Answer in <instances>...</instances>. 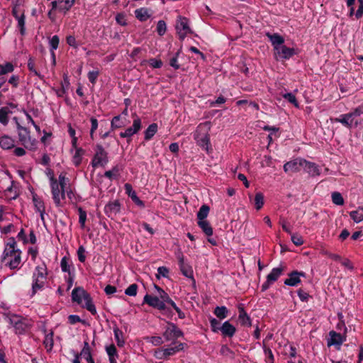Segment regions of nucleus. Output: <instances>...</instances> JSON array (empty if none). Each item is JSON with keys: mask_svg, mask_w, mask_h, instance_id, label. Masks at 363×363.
<instances>
[{"mask_svg": "<svg viewBox=\"0 0 363 363\" xmlns=\"http://www.w3.org/2000/svg\"><path fill=\"white\" fill-rule=\"evenodd\" d=\"M114 337L118 347H123L125 344L123 332L118 328H113Z\"/></svg>", "mask_w": 363, "mask_h": 363, "instance_id": "f704fd0d", "label": "nucleus"}, {"mask_svg": "<svg viewBox=\"0 0 363 363\" xmlns=\"http://www.w3.org/2000/svg\"><path fill=\"white\" fill-rule=\"evenodd\" d=\"M294 55V49L287 48L284 44L277 48V50H274V55L276 56V57H279L281 59L288 60Z\"/></svg>", "mask_w": 363, "mask_h": 363, "instance_id": "f8f14e48", "label": "nucleus"}, {"mask_svg": "<svg viewBox=\"0 0 363 363\" xmlns=\"http://www.w3.org/2000/svg\"><path fill=\"white\" fill-rule=\"evenodd\" d=\"M18 138L22 145L26 147L28 143L30 141L29 131L28 129L22 128V130L18 132Z\"/></svg>", "mask_w": 363, "mask_h": 363, "instance_id": "c9c22d12", "label": "nucleus"}, {"mask_svg": "<svg viewBox=\"0 0 363 363\" xmlns=\"http://www.w3.org/2000/svg\"><path fill=\"white\" fill-rule=\"evenodd\" d=\"M57 184L61 190H62L69 186V179L61 174L59 176V182H57Z\"/></svg>", "mask_w": 363, "mask_h": 363, "instance_id": "3c124183", "label": "nucleus"}, {"mask_svg": "<svg viewBox=\"0 0 363 363\" xmlns=\"http://www.w3.org/2000/svg\"><path fill=\"white\" fill-rule=\"evenodd\" d=\"M149 65L153 68H160L162 66V62L156 58H151L148 61Z\"/></svg>", "mask_w": 363, "mask_h": 363, "instance_id": "774afa93", "label": "nucleus"}, {"mask_svg": "<svg viewBox=\"0 0 363 363\" xmlns=\"http://www.w3.org/2000/svg\"><path fill=\"white\" fill-rule=\"evenodd\" d=\"M330 337L328 339L327 345L328 347L335 345L337 347V350L340 349V334L337 333L335 331H330L329 333Z\"/></svg>", "mask_w": 363, "mask_h": 363, "instance_id": "b1692460", "label": "nucleus"}, {"mask_svg": "<svg viewBox=\"0 0 363 363\" xmlns=\"http://www.w3.org/2000/svg\"><path fill=\"white\" fill-rule=\"evenodd\" d=\"M238 320L240 323V324L243 326L250 327L252 325L251 319L244 310L242 304H240L238 306Z\"/></svg>", "mask_w": 363, "mask_h": 363, "instance_id": "a211bd4d", "label": "nucleus"}, {"mask_svg": "<svg viewBox=\"0 0 363 363\" xmlns=\"http://www.w3.org/2000/svg\"><path fill=\"white\" fill-rule=\"evenodd\" d=\"M291 235V239L293 243L296 246H300L303 245V240L301 236H300L298 234H290Z\"/></svg>", "mask_w": 363, "mask_h": 363, "instance_id": "bf43d9fd", "label": "nucleus"}, {"mask_svg": "<svg viewBox=\"0 0 363 363\" xmlns=\"http://www.w3.org/2000/svg\"><path fill=\"white\" fill-rule=\"evenodd\" d=\"M79 223H80L81 228H84L85 226V222L86 220V213L82 208H79Z\"/></svg>", "mask_w": 363, "mask_h": 363, "instance_id": "864d4df0", "label": "nucleus"}, {"mask_svg": "<svg viewBox=\"0 0 363 363\" xmlns=\"http://www.w3.org/2000/svg\"><path fill=\"white\" fill-rule=\"evenodd\" d=\"M9 322L13 326L17 334H23L30 327L27 320L19 315H12L9 317Z\"/></svg>", "mask_w": 363, "mask_h": 363, "instance_id": "7ed1b4c3", "label": "nucleus"}, {"mask_svg": "<svg viewBox=\"0 0 363 363\" xmlns=\"http://www.w3.org/2000/svg\"><path fill=\"white\" fill-rule=\"evenodd\" d=\"M283 269L281 267H276L272 269L271 272L267 275V279L269 281H272V283L276 281L278 278L282 274Z\"/></svg>", "mask_w": 363, "mask_h": 363, "instance_id": "c756f323", "label": "nucleus"}, {"mask_svg": "<svg viewBox=\"0 0 363 363\" xmlns=\"http://www.w3.org/2000/svg\"><path fill=\"white\" fill-rule=\"evenodd\" d=\"M266 35L270 40L274 50H277V48L284 43V38L278 33L271 34L269 33H267Z\"/></svg>", "mask_w": 363, "mask_h": 363, "instance_id": "6ab92c4d", "label": "nucleus"}, {"mask_svg": "<svg viewBox=\"0 0 363 363\" xmlns=\"http://www.w3.org/2000/svg\"><path fill=\"white\" fill-rule=\"evenodd\" d=\"M0 146L4 150H9L15 146V141L11 137L4 135L0 138Z\"/></svg>", "mask_w": 363, "mask_h": 363, "instance_id": "393cba45", "label": "nucleus"}, {"mask_svg": "<svg viewBox=\"0 0 363 363\" xmlns=\"http://www.w3.org/2000/svg\"><path fill=\"white\" fill-rule=\"evenodd\" d=\"M198 225L202 229L206 235L211 236L213 235V228L208 220H199Z\"/></svg>", "mask_w": 363, "mask_h": 363, "instance_id": "cd10ccee", "label": "nucleus"}, {"mask_svg": "<svg viewBox=\"0 0 363 363\" xmlns=\"http://www.w3.org/2000/svg\"><path fill=\"white\" fill-rule=\"evenodd\" d=\"M142 127L141 120L138 116H135L133 118V123L131 127L125 129L124 132H121L120 136L121 138H131L134 134L137 133Z\"/></svg>", "mask_w": 363, "mask_h": 363, "instance_id": "0eeeda50", "label": "nucleus"}, {"mask_svg": "<svg viewBox=\"0 0 363 363\" xmlns=\"http://www.w3.org/2000/svg\"><path fill=\"white\" fill-rule=\"evenodd\" d=\"M301 277H306L303 272L293 271L289 274V278L284 281V284L290 286H296L301 282Z\"/></svg>", "mask_w": 363, "mask_h": 363, "instance_id": "9d476101", "label": "nucleus"}, {"mask_svg": "<svg viewBox=\"0 0 363 363\" xmlns=\"http://www.w3.org/2000/svg\"><path fill=\"white\" fill-rule=\"evenodd\" d=\"M167 30L166 23L164 21H159L157 25V31L160 35H163Z\"/></svg>", "mask_w": 363, "mask_h": 363, "instance_id": "13d9d810", "label": "nucleus"}, {"mask_svg": "<svg viewBox=\"0 0 363 363\" xmlns=\"http://www.w3.org/2000/svg\"><path fill=\"white\" fill-rule=\"evenodd\" d=\"M220 332L223 336L232 337L235 334L236 328L229 321H225L220 327Z\"/></svg>", "mask_w": 363, "mask_h": 363, "instance_id": "412c9836", "label": "nucleus"}, {"mask_svg": "<svg viewBox=\"0 0 363 363\" xmlns=\"http://www.w3.org/2000/svg\"><path fill=\"white\" fill-rule=\"evenodd\" d=\"M146 340L155 346H160L163 344L164 341L160 336H152L146 337Z\"/></svg>", "mask_w": 363, "mask_h": 363, "instance_id": "603ef678", "label": "nucleus"}, {"mask_svg": "<svg viewBox=\"0 0 363 363\" xmlns=\"http://www.w3.org/2000/svg\"><path fill=\"white\" fill-rule=\"evenodd\" d=\"M137 291L138 285L136 284H132L125 290V294L130 296H135L137 294Z\"/></svg>", "mask_w": 363, "mask_h": 363, "instance_id": "5fc2aeb1", "label": "nucleus"}, {"mask_svg": "<svg viewBox=\"0 0 363 363\" xmlns=\"http://www.w3.org/2000/svg\"><path fill=\"white\" fill-rule=\"evenodd\" d=\"M13 71V66L11 62H7L5 65H0V75H4Z\"/></svg>", "mask_w": 363, "mask_h": 363, "instance_id": "de8ad7c7", "label": "nucleus"}, {"mask_svg": "<svg viewBox=\"0 0 363 363\" xmlns=\"http://www.w3.org/2000/svg\"><path fill=\"white\" fill-rule=\"evenodd\" d=\"M360 112L358 111V109H356L352 113L344 115L342 117V124H344L349 128H352L353 126L356 127L358 123L354 121V117L358 116Z\"/></svg>", "mask_w": 363, "mask_h": 363, "instance_id": "2eb2a0df", "label": "nucleus"}, {"mask_svg": "<svg viewBox=\"0 0 363 363\" xmlns=\"http://www.w3.org/2000/svg\"><path fill=\"white\" fill-rule=\"evenodd\" d=\"M210 208L207 205H203L197 213V218L199 220H204L208 216Z\"/></svg>", "mask_w": 363, "mask_h": 363, "instance_id": "79ce46f5", "label": "nucleus"}, {"mask_svg": "<svg viewBox=\"0 0 363 363\" xmlns=\"http://www.w3.org/2000/svg\"><path fill=\"white\" fill-rule=\"evenodd\" d=\"M47 275V269L45 266H38L35 268V272L33 275V279H45Z\"/></svg>", "mask_w": 363, "mask_h": 363, "instance_id": "bb28decb", "label": "nucleus"}, {"mask_svg": "<svg viewBox=\"0 0 363 363\" xmlns=\"http://www.w3.org/2000/svg\"><path fill=\"white\" fill-rule=\"evenodd\" d=\"M16 19L18 21V26L20 28V33L23 35L26 33L24 13H21V16Z\"/></svg>", "mask_w": 363, "mask_h": 363, "instance_id": "09e8293b", "label": "nucleus"}, {"mask_svg": "<svg viewBox=\"0 0 363 363\" xmlns=\"http://www.w3.org/2000/svg\"><path fill=\"white\" fill-rule=\"evenodd\" d=\"M99 75V71H97V70L91 71L88 73V79L92 84H94L96 82V79H97Z\"/></svg>", "mask_w": 363, "mask_h": 363, "instance_id": "69168bd1", "label": "nucleus"}, {"mask_svg": "<svg viewBox=\"0 0 363 363\" xmlns=\"http://www.w3.org/2000/svg\"><path fill=\"white\" fill-rule=\"evenodd\" d=\"M154 357L159 360H162L167 359L165 353L164 352V348H159L155 350L153 353Z\"/></svg>", "mask_w": 363, "mask_h": 363, "instance_id": "052dcab7", "label": "nucleus"}, {"mask_svg": "<svg viewBox=\"0 0 363 363\" xmlns=\"http://www.w3.org/2000/svg\"><path fill=\"white\" fill-rule=\"evenodd\" d=\"M255 204L257 210H259L264 205V196L261 192H258L255 196Z\"/></svg>", "mask_w": 363, "mask_h": 363, "instance_id": "a18cd8bd", "label": "nucleus"}, {"mask_svg": "<svg viewBox=\"0 0 363 363\" xmlns=\"http://www.w3.org/2000/svg\"><path fill=\"white\" fill-rule=\"evenodd\" d=\"M135 17L140 21H145L149 18L150 15L147 9L140 8L135 11Z\"/></svg>", "mask_w": 363, "mask_h": 363, "instance_id": "72a5a7b5", "label": "nucleus"}, {"mask_svg": "<svg viewBox=\"0 0 363 363\" xmlns=\"http://www.w3.org/2000/svg\"><path fill=\"white\" fill-rule=\"evenodd\" d=\"M303 170L307 172L310 176H318L320 173L319 167L314 162H311L305 160Z\"/></svg>", "mask_w": 363, "mask_h": 363, "instance_id": "dca6fc26", "label": "nucleus"}, {"mask_svg": "<svg viewBox=\"0 0 363 363\" xmlns=\"http://www.w3.org/2000/svg\"><path fill=\"white\" fill-rule=\"evenodd\" d=\"M84 152L82 148H76L75 152L72 157V162L75 166H79L81 164Z\"/></svg>", "mask_w": 363, "mask_h": 363, "instance_id": "2f4dec72", "label": "nucleus"}, {"mask_svg": "<svg viewBox=\"0 0 363 363\" xmlns=\"http://www.w3.org/2000/svg\"><path fill=\"white\" fill-rule=\"evenodd\" d=\"M119 174L118 166H114L111 170L106 171L104 173V176L109 179L117 178Z\"/></svg>", "mask_w": 363, "mask_h": 363, "instance_id": "c03bdc74", "label": "nucleus"}, {"mask_svg": "<svg viewBox=\"0 0 363 363\" xmlns=\"http://www.w3.org/2000/svg\"><path fill=\"white\" fill-rule=\"evenodd\" d=\"M304 159L296 158L293 160L289 161L284 165V170L286 173H294L303 170Z\"/></svg>", "mask_w": 363, "mask_h": 363, "instance_id": "423d86ee", "label": "nucleus"}, {"mask_svg": "<svg viewBox=\"0 0 363 363\" xmlns=\"http://www.w3.org/2000/svg\"><path fill=\"white\" fill-rule=\"evenodd\" d=\"M11 113L8 106H4L0 108V123L4 125H6L9 123L8 115Z\"/></svg>", "mask_w": 363, "mask_h": 363, "instance_id": "7c9ffc66", "label": "nucleus"}, {"mask_svg": "<svg viewBox=\"0 0 363 363\" xmlns=\"http://www.w3.org/2000/svg\"><path fill=\"white\" fill-rule=\"evenodd\" d=\"M350 215L354 222H361L363 220V206H359L357 210L351 211Z\"/></svg>", "mask_w": 363, "mask_h": 363, "instance_id": "c85d7f7f", "label": "nucleus"}, {"mask_svg": "<svg viewBox=\"0 0 363 363\" xmlns=\"http://www.w3.org/2000/svg\"><path fill=\"white\" fill-rule=\"evenodd\" d=\"M157 131V125L156 123L150 124L145 131V140H150Z\"/></svg>", "mask_w": 363, "mask_h": 363, "instance_id": "473e14b6", "label": "nucleus"}, {"mask_svg": "<svg viewBox=\"0 0 363 363\" xmlns=\"http://www.w3.org/2000/svg\"><path fill=\"white\" fill-rule=\"evenodd\" d=\"M220 321L214 318H210V325L213 332L218 333L219 330L220 331Z\"/></svg>", "mask_w": 363, "mask_h": 363, "instance_id": "6e6d98bb", "label": "nucleus"}, {"mask_svg": "<svg viewBox=\"0 0 363 363\" xmlns=\"http://www.w3.org/2000/svg\"><path fill=\"white\" fill-rule=\"evenodd\" d=\"M155 289L158 291L160 295V299L162 301H164V304L169 303L172 305V303H174L169 296V295L160 287L157 286H155Z\"/></svg>", "mask_w": 363, "mask_h": 363, "instance_id": "e433bc0d", "label": "nucleus"}, {"mask_svg": "<svg viewBox=\"0 0 363 363\" xmlns=\"http://www.w3.org/2000/svg\"><path fill=\"white\" fill-rule=\"evenodd\" d=\"M53 335H54L53 331L50 330L45 336V339L43 340V345L48 352H50L52 350L53 345H54Z\"/></svg>", "mask_w": 363, "mask_h": 363, "instance_id": "a878e982", "label": "nucleus"}, {"mask_svg": "<svg viewBox=\"0 0 363 363\" xmlns=\"http://www.w3.org/2000/svg\"><path fill=\"white\" fill-rule=\"evenodd\" d=\"M144 303H146L149 306L157 308L160 311H164L166 309V306L164 304V301H160V298L157 296L146 294L144 297Z\"/></svg>", "mask_w": 363, "mask_h": 363, "instance_id": "9b49d317", "label": "nucleus"}, {"mask_svg": "<svg viewBox=\"0 0 363 363\" xmlns=\"http://www.w3.org/2000/svg\"><path fill=\"white\" fill-rule=\"evenodd\" d=\"M28 68L33 73L34 75L38 77L40 79H43V76L41 75L35 68V63L32 58H30L28 61Z\"/></svg>", "mask_w": 363, "mask_h": 363, "instance_id": "8fccbe9b", "label": "nucleus"}, {"mask_svg": "<svg viewBox=\"0 0 363 363\" xmlns=\"http://www.w3.org/2000/svg\"><path fill=\"white\" fill-rule=\"evenodd\" d=\"M62 3L60 4L59 11L66 13L74 5L75 0H62Z\"/></svg>", "mask_w": 363, "mask_h": 363, "instance_id": "58836bf2", "label": "nucleus"}, {"mask_svg": "<svg viewBox=\"0 0 363 363\" xmlns=\"http://www.w3.org/2000/svg\"><path fill=\"white\" fill-rule=\"evenodd\" d=\"M220 352L222 355L230 357H233L234 354L233 352L227 345H223L220 348Z\"/></svg>", "mask_w": 363, "mask_h": 363, "instance_id": "338daca9", "label": "nucleus"}, {"mask_svg": "<svg viewBox=\"0 0 363 363\" xmlns=\"http://www.w3.org/2000/svg\"><path fill=\"white\" fill-rule=\"evenodd\" d=\"M176 29L181 40H184L187 34L192 33L189 26V21L185 17L179 16L178 18L176 23Z\"/></svg>", "mask_w": 363, "mask_h": 363, "instance_id": "39448f33", "label": "nucleus"}, {"mask_svg": "<svg viewBox=\"0 0 363 363\" xmlns=\"http://www.w3.org/2000/svg\"><path fill=\"white\" fill-rule=\"evenodd\" d=\"M2 262H5V265L11 269L20 268L21 251L16 248V242L13 238L9 239L3 253Z\"/></svg>", "mask_w": 363, "mask_h": 363, "instance_id": "f257e3e1", "label": "nucleus"}, {"mask_svg": "<svg viewBox=\"0 0 363 363\" xmlns=\"http://www.w3.org/2000/svg\"><path fill=\"white\" fill-rule=\"evenodd\" d=\"M108 161L107 152L101 145H97L91 161L92 166L94 167H104L108 163Z\"/></svg>", "mask_w": 363, "mask_h": 363, "instance_id": "20e7f679", "label": "nucleus"}, {"mask_svg": "<svg viewBox=\"0 0 363 363\" xmlns=\"http://www.w3.org/2000/svg\"><path fill=\"white\" fill-rule=\"evenodd\" d=\"M33 201L35 206L36 211L45 212V205L43 201L38 199L36 196H33Z\"/></svg>", "mask_w": 363, "mask_h": 363, "instance_id": "49530a36", "label": "nucleus"}, {"mask_svg": "<svg viewBox=\"0 0 363 363\" xmlns=\"http://www.w3.org/2000/svg\"><path fill=\"white\" fill-rule=\"evenodd\" d=\"M213 313L217 318L223 320L227 317L228 311L225 306H217L215 308Z\"/></svg>", "mask_w": 363, "mask_h": 363, "instance_id": "4c0bfd02", "label": "nucleus"}, {"mask_svg": "<svg viewBox=\"0 0 363 363\" xmlns=\"http://www.w3.org/2000/svg\"><path fill=\"white\" fill-rule=\"evenodd\" d=\"M124 189L125 193L128 195L129 197L131 198L133 201L138 206L140 207H144L145 204L143 201H141L137 196L135 191L133 189L131 184L126 183L124 185Z\"/></svg>", "mask_w": 363, "mask_h": 363, "instance_id": "f3484780", "label": "nucleus"}, {"mask_svg": "<svg viewBox=\"0 0 363 363\" xmlns=\"http://www.w3.org/2000/svg\"><path fill=\"white\" fill-rule=\"evenodd\" d=\"M45 279H33L32 284V295H34L38 291L43 289Z\"/></svg>", "mask_w": 363, "mask_h": 363, "instance_id": "a19ab883", "label": "nucleus"}, {"mask_svg": "<svg viewBox=\"0 0 363 363\" xmlns=\"http://www.w3.org/2000/svg\"><path fill=\"white\" fill-rule=\"evenodd\" d=\"M194 140H196L197 145L206 150L207 152L209 150L211 147L210 144V137L207 133L201 134L198 131H196L194 135Z\"/></svg>", "mask_w": 363, "mask_h": 363, "instance_id": "1a4fd4ad", "label": "nucleus"}, {"mask_svg": "<svg viewBox=\"0 0 363 363\" xmlns=\"http://www.w3.org/2000/svg\"><path fill=\"white\" fill-rule=\"evenodd\" d=\"M79 354L86 360L87 363H94V360L91 352V348L87 341H84V347Z\"/></svg>", "mask_w": 363, "mask_h": 363, "instance_id": "5701e85b", "label": "nucleus"}, {"mask_svg": "<svg viewBox=\"0 0 363 363\" xmlns=\"http://www.w3.org/2000/svg\"><path fill=\"white\" fill-rule=\"evenodd\" d=\"M106 351L108 356L109 362H111V359L116 360V359L118 358V353H117L116 346L113 344L106 346Z\"/></svg>", "mask_w": 363, "mask_h": 363, "instance_id": "ea45409f", "label": "nucleus"}, {"mask_svg": "<svg viewBox=\"0 0 363 363\" xmlns=\"http://www.w3.org/2000/svg\"><path fill=\"white\" fill-rule=\"evenodd\" d=\"M72 299L82 307L85 308L91 314L96 313V307L89 295L82 287L74 288L72 291Z\"/></svg>", "mask_w": 363, "mask_h": 363, "instance_id": "f03ea898", "label": "nucleus"}, {"mask_svg": "<svg viewBox=\"0 0 363 363\" xmlns=\"http://www.w3.org/2000/svg\"><path fill=\"white\" fill-rule=\"evenodd\" d=\"M121 204L118 200L110 201L104 207V212L109 218H113L120 212Z\"/></svg>", "mask_w": 363, "mask_h": 363, "instance_id": "ddd939ff", "label": "nucleus"}, {"mask_svg": "<svg viewBox=\"0 0 363 363\" xmlns=\"http://www.w3.org/2000/svg\"><path fill=\"white\" fill-rule=\"evenodd\" d=\"M65 195H67L70 200L72 199L73 192L70 188V186L62 190L61 198H62V200L65 199Z\"/></svg>", "mask_w": 363, "mask_h": 363, "instance_id": "e2e57ef3", "label": "nucleus"}, {"mask_svg": "<svg viewBox=\"0 0 363 363\" xmlns=\"http://www.w3.org/2000/svg\"><path fill=\"white\" fill-rule=\"evenodd\" d=\"M51 181L52 194L54 202L56 206H60L62 205L61 201L62 200V198H61L62 190L59 187V184L56 180L52 179Z\"/></svg>", "mask_w": 363, "mask_h": 363, "instance_id": "4468645a", "label": "nucleus"}, {"mask_svg": "<svg viewBox=\"0 0 363 363\" xmlns=\"http://www.w3.org/2000/svg\"><path fill=\"white\" fill-rule=\"evenodd\" d=\"M169 274V269L166 267H160L157 269V279H160L161 277H167Z\"/></svg>", "mask_w": 363, "mask_h": 363, "instance_id": "680f3d73", "label": "nucleus"}, {"mask_svg": "<svg viewBox=\"0 0 363 363\" xmlns=\"http://www.w3.org/2000/svg\"><path fill=\"white\" fill-rule=\"evenodd\" d=\"M182 336H183L182 331L173 323H170L163 333V337L167 341L171 340L172 338H178Z\"/></svg>", "mask_w": 363, "mask_h": 363, "instance_id": "6e6552de", "label": "nucleus"}, {"mask_svg": "<svg viewBox=\"0 0 363 363\" xmlns=\"http://www.w3.org/2000/svg\"><path fill=\"white\" fill-rule=\"evenodd\" d=\"M297 293L301 301L303 302H307L308 301V298L311 297L308 293H307L306 291H303L301 289H298Z\"/></svg>", "mask_w": 363, "mask_h": 363, "instance_id": "0e129e2a", "label": "nucleus"}, {"mask_svg": "<svg viewBox=\"0 0 363 363\" xmlns=\"http://www.w3.org/2000/svg\"><path fill=\"white\" fill-rule=\"evenodd\" d=\"M178 258L179 268L182 274L188 278H193L192 269L188 264L184 262L183 255L179 256Z\"/></svg>", "mask_w": 363, "mask_h": 363, "instance_id": "aec40b11", "label": "nucleus"}, {"mask_svg": "<svg viewBox=\"0 0 363 363\" xmlns=\"http://www.w3.org/2000/svg\"><path fill=\"white\" fill-rule=\"evenodd\" d=\"M60 43V39L57 35H54L52 37V38L50 40V45L52 52H53L55 50H56L58 48ZM52 55L54 56V52H52Z\"/></svg>", "mask_w": 363, "mask_h": 363, "instance_id": "4d7b16f0", "label": "nucleus"}, {"mask_svg": "<svg viewBox=\"0 0 363 363\" xmlns=\"http://www.w3.org/2000/svg\"><path fill=\"white\" fill-rule=\"evenodd\" d=\"M183 349H184L183 343L174 342L172 343L171 347L164 349V352L166 357L167 359L169 357L172 356V355L175 354L177 352L183 350Z\"/></svg>", "mask_w": 363, "mask_h": 363, "instance_id": "4be33fe9", "label": "nucleus"}, {"mask_svg": "<svg viewBox=\"0 0 363 363\" xmlns=\"http://www.w3.org/2000/svg\"><path fill=\"white\" fill-rule=\"evenodd\" d=\"M281 96L288 101L289 103L292 104L295 107H298V103L297 101L296 96L292 93H282L281 94Z\"/></svg>", "mask_w": 363, "mask_h": 363, "instance_id": "37998d69", "label": "nucleus"}]
</instances>
